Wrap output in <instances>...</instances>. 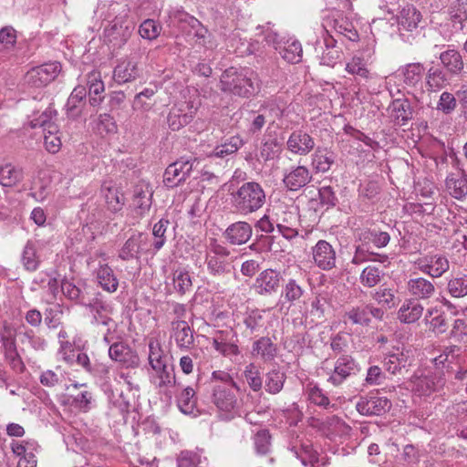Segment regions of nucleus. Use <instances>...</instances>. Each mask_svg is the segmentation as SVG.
Listing matches in <instances>:
<instances>
[{
  "label": "nucleus",
  "mask_w": 467,
  "mask_h": 467,
  "mask_svg": "<svg viewBox=\"0 0 467 467\" xmlns=\"http://www.w3.org/2000/svg\"><path fill=\"white\" fill-rule=\"evenodd\" d=\"M314 146V140L307 133L299 131L296 138H294V153L306 154Z\"/></svg>",
  "instance_id": "obj_58"
},
{
  "label": "nucleus",
  "mask_w": 467,
  "mask_h": 467,
  "mask_svg": "<svg viewBox=\"0 0 467 467\" xmlns=\"http://www.w3.org/2000/svg\"><path fill=\"white\" fill-rule=\"evenodd\" d=\"M237 385L212 386V400L216 408L226 414L227 419L240 415L242 400L238 398Z\"/></svg>",
  "instance_id": "obj_4"
},
{
  "label": "nucleus",
  "mask_w": 467,
  "mask_h": 467,
  "mask_svg": "<svg viewBox=\"0 0 467 467\" xmlns=\"http://www.w3.org/2000/svg\"><path fill=\"white\" fill-rule=\"evenodd\" d=\"M254 72L249 69H238L231 67L223 71L220 78L221 89L223 92L247 98L255 92L253 81Z\"/></svg>",
  "instance_id": "obj_1"
},
{
  "label": "nucleus",
  "mask_w": 467,
  "mask_h": 467,
  "mask_svg": "<svg viewBox=\"0 0 467 467\" xmlns=\"http://www.w3.org/2000/svg\"><path fill=\"white\" fill-rule=\"evenodd\" d=\"M139 76L138 63L133 59L121 61L116 66L113 72V78L118 84L132 81Z\"/></svg>",
  "instance_id": "obj_25"
},
{
  "label": "nucleus",
  "mask_w": 467,
  "mask_h": 467,
  "mask_svg": "<svg viewBox=\"0 0 467 467\" xmlns=\"http://www.w3.org/2000/svg\"><path fill=\"white\" fill-rule=\"evenodd\" d=\"M391 408V401L386 397L369 395L361 397L356 404L358 412L364 416H380Z\"/></svg>",
  "instance_id": "obj_13"
},
{
  "label": "nucleus",
  "mask_w": 467,
  "mask_h": 467,
  "mask_svg": "<svg viewBox=\"0 0 467 467\" xmlns=\"http://www.w3.org/2000/svg\"><path fill=\"white\" fill-rule=\"evenodd\" d=\"M414 265L422 274L431 278L441 277L450 268L447 257L440 254L419 257L414 261Z\"/></svg>",
  "instance_id": "obj_9"
},
{
  "label": "nucleus",
  "mask_w": 467,
  "mask_h": 467,
  "mask_svg": "<svg viewBox=\"0 0 467 467\" xmlns=\"http://www.w3.org/2000/svg\"><path fill=\"white\" fill-rule=\"evenodd\" d=\"M350 337L347 333L339 332L331 338L330 348L336 355H346Z\"/></svg>",
  "instance_id": "obj_63"
},
{
  "label": "nucleus",
  "mask_w": 467,
  "mask_h": 467,
  "mask_svg": "<svg viewBox=\"0 0 467 467\" xmlns=\"http://www.w3.org/2000/svg\"><path fill=\"white\" fill-rule=\"evenodd\" d=\"M171 332L179 348L189 349L193 345V332L186 321L179 319L171 321Z\"/></svg>",
  "instance_id": "obj_20"
},
{
  "label": "nucleus",
  "mask_w": 467,
  "mask_h": 467,
  "mask_svg": "<svg viewBox=\"0 0 467 467\" xmlns=\"http://www.w3.org/2000/svg\"><path fill=\"white\" fill-rule=\"evenodd\" d=\"M450 337L456 341H464L467 337V317H461L454 320L450 331Z\"/></svg>",
  "instance_id": "obj_64"
},
{
  "label": "nucleus",
  "mask_w": 467,
  "mask_h": 467,
  "mask_svg": "<svg viewBox=\"0 0 467 467\" xmlns=\"http://www.w3.org/2000/svg\"><path fill=\"white\" fill-rule=\"evenodd\" d=\"M96 277L101 288L109 293L115 292L119 287V280L107 264L99 265L96 271Z\"/></svg>",
  "instance_id": "obj_29"
},
{
  "label": "nucleus",
  "mask_w": 467,
  "mask_h": 467,
  "mask_svg": "<svg viewBox=\"0 0 467 467\" xmlns=\"http://www.w3.org/2000/svg\"><path fill=\"white\" fill-rule=\"evenodd\" d=\"M371 296L379 304L389 309L397 306L400 302V297L397 296V290L385 285H380L371 294Z\"/></svg>",
  "instance_id": "obj_36"
},
{
  "label": "nucleus",
  "mask_w": 467,
  "mask_h": 467,
  "mask_svg": "<svg viewBox=\"0 0 467 467\" xmlns=\"http://www.w3.org/2000/svg\"><path fill=\"white\" fill-rule=\"evenodd\" d=\"M244 376L249 387L254 391H259L263 386V379L258 368L251 363L245 367Z\"/></svg>",
  "instance_id": "obj_56"
},
{
  "label": "nucleus",
  "mask_w": 467,
  "mask_h": 467,
  "mask_svg": "<svg viewBox=\"0 0 467 467\" xmlns=\"http://www.w3.org/2000/svg\"><path fill=\"white\" fill-rule=\"evenodd\" d=\"M294 445V453L296 458L304 467H317L318 462L317 452L313 449L309 441H301L299 449L296 450Z\"/></svg>",
  "instance_id": "obj_32"
},
{
  "label": "nucleus",
  "mask_w": 467,
  "mask_h": 467,
  "mask_svg": "<svg viewBox=\"0 0 467 467\" xmlns=\"http://www.w3.org/2000/svg\"><path fill=\"white\" fill-rule=\"evenodd\" d=\"M144 254L152 255V248L147 234L134 232L119 250L118 256L122 261L140 262Z\"/></svg>",
  "instance_id": "obj_5"
},
{
  "label": "nucleus",
  "mask_w": 467,
  "mask_h": 467,
  "mask_svg": "<svg viewBox=\"0 0 467 467\" xmlns=\"http://www.w3.org/2000/svg\"><path fill=\"white\" fill-rule=\"evenodd\" d=\"M446 291L453 298H462L467 296V275L451 277L446 285Z\"/></svg>",
  "instance_id": "obj_50"
},
{
  "label": "nucleus",
  "mask_w": 467,
  "mask_h": 467,
  "mask_svg": "<svg viewBox=\"0 0 467 467\" xmlns=\"http://www.w3.org/2000/svg\"><path fill=\"white\" fill-rule=\"evenodd\" d=\"M409 365L407 355L397 349L396 352L389 353L384 358V367L390 374H396Z\"/></svg>",
  "instance_id": "obj_43"
},
{
  "label": "nucleus",
  "mask_w": 467,
  "mask_h": 467,
  "mask_svg": "<svg viewBox=\"0 0 467 467\" xmlns=\"http://www.w3.org/2000/svg\"><path fill=\"white\" fill-rule=\"evenodd\" d=\"M197 399L192 388H185L177 397V405L180 410L184 414H192L196 408Z\"/></svg>",
  "instance_id": "obj_49"
},
{
  "label": "nucleus",
  "mask_w": 467,
  "mask_h": 467,
  "mask_svg": "<svg viewBox=\"0 0 467 467\" xmlns=\"http://www.w3.org/2000/svg\"><path fill=\"white\" fill-rule=\"evenodd\" d=\"M423 310L424 307L419 301L406 299L398 311V319L403 324L415 323L421 317Z\"/></svg>",
  "instance_id": "obj_24"
},
{
  "label": "nucleus",
  "mask_w": 467,
  "mask_h": 467,
  "mask_svg": "<svg viewBox=\"0 0 467 467\" xmlns=\"http://www.w3.org/2000/svg\"><path fill=\"white\" fill-rule=\"evenodd\" d=\"M86 95L87 90L84 86H78L73 89L66 104L68 115L76 117L79 114V106L86 98Z\"/></svg>",
  "instance_id": "obj_52"
},
{
  "label": "nucleus",
  "mask_w": 467,
  "mask_h": 467,
  "mask_svg": "<svg viewBox=\"0 0 467 467\" xmlns=\"http://www.w3.org/2000/svg\"><path fill=\"white\" fill-rule=\"evenodd\" d=\"M244 144V140L236 135L227 139L223 143L214 148L212 156L223 158L236 152Z\"/></svg>",
  "instance_id": "obj_47"
},
{
  "label": "nucleus",
  "mask_w": 467,
  "mask_h": 467,
  "mask_svg": "<svg viewBox=\"0 0 467 467\" xmlns=\"http://www.w3.org/2000/svg\"><path fill=\"white\" fill-rule=\"evenodd\" d=\"M358 371V364L352 356L341 355L337 358L334 369L327 381L334 386H339L348 378L356 375Z\"/></svg>",
  "instance_id": "obj_11"
},
{
  "label": "nucleus",
  "mask_w": 467,
  "mask_h": 467,
  "mask_svg": "<svg viewBox=\"0 0 467 467\" xmlns=\"http://www.w3.org/2000/svg\"><path fill=\"white\" fill-rule=\"evenodd\" d=\"M156 372V386L159 389L172 387L176 383L173 366L167 363L160 366V368H152Z\"/></svg>",
  "instance_id": "obj_45"
},
{
  "label": "nucleus",
  "mask_w": 467,
  "mask_h": 467,
  "mask_svg": "<svg viewBox=\"0 0 467 467\" xmlns=\"http://www.w3.org/2000/svg\"><path fill=\"white\" fill-rule=\"evenodd\" d=\"M420 20L421 14L413 5L403 7L399 16L400 26L407 31L417 28Z\"/></svg>",
  "instance_id": "obj_38"
},
{
  "label": "nucleus",
  "mask_w": 467,
  "mask_h": 467,
  "mask_svg": "<svg viewBox=\"0 0 467 467\" xmlns=\"http://www.w3.org/2000/svg\"><path fill=\"white\" fill-rule=\"evenodd\" d=\"M253 354L269 361L275 356V348L269 337H261L254 343Z\"/></svg>",
  "instance_id": "obj_51"
},
{
  "label": "nucleus",
  "mask_w": 467,
  "mask_h": 467,
  "mask_svg": "<svg viewBox=\"0 0 467 467\" xmlns=\"http://www.w3.org/2000/svg\"><path fill=\"white\" fill-rule=\"evenodd\" d=\"M89 313L91 314V323L94 325H102L109 327L114 323L111 315L114 312V307L109 300L104 299L100 294H97L94 297L88 299V304H85Z\"/></svg>",
  "instance_id": "obj_8"
},
{
  "label": "nucleus",
  "mask_w": 467,
  "mask_h": 467,
  "mask_svg": "<svg viewBox=\"0 0 467 467\" xmlns=\"http://www.w3.org/2000/svg\"><path fill=\"white\" fill-rule=\"evenodd\" d=\"M389 117L397 125H405L413 118V109L407 99H394L389 107Z\"/></svg>",
  "instance_id": "obj_22"
},
{
  "label": "nucleus",
  "mask_w": 467,
  "mask_h": 467,
  "mask_svg": "<svg viewBox=\"0 0 467 467\" xmlns=\"http://www.w3.org/2000/svg\"><path fill=\"white\" fill-rule=\"evenodd\" d=\"M460 350L461 348L455 345L446 347L443 351L433 359L435 368L444 370L446 374H450L452 369L451 364L459 356Z\"/></svg>",
  "instance_id": "obj_34"
},
{
  "label": "nucleus",
  "mask_w": 467,
  "mask_h": 467,
  "mask_svg": "<svg viewBox=\"0 0 467 467\" xmlns=\"http://www.w3.org/2000/svg\"><path fill=\"white\" fill-rule=\"evenodd\" d=\"M237 338L233 329L218 330L213 337V347L224 357L239 354Z\"/></svg>",
  "instance_id": "obj_16"
},
{
  "label": "nucleus",
  "mask_w": 467,
  "mask_h": 467,
  "mask_svg": "<svg viewBox=\"0 0 467 467\" xmlns=\"http://www.w3.org/2000/svg\"><path fill=\"white\" fill-rule=\"evenodd\" d=\"M447 83L446 73L437 67H431L426 76V84L431 91H437L445 87Z\"/></svg>",
  "instance_id": "obj_53"
},
{
  "label": "nucleus",
  "mask_w": 467,
  "mask_h": 467,
  "mask_svg": "<svg viewBox=\"0 0 467 467\" xmlns=\"http://www.w3.org/2000/svg\"><path fill=\"white\" fill-rule=\"evenodd\" d=\"M23 171L11 163L0 166V183L5 187H12L23 180Z\"/></svg>",
  "instance_id": "obj_40"
},
{
  "label": "nucleus",
  "mask_w": 467,
  "mask_h": 467,
  "mask_svg": "<svg viewBox=\"0 0 467 467\" xmlns=\"http://www.w3.org/2000/svg\"><path fill=\"white\" fill-rule=\"evenodd\" d=\"M406 288L411 298L417 301H427L436 294L435 284L421 276L411 277L406 284Z\"/></svg>",
  "instance_id": "obj_15"
},
{
  "label": "nucleus",
  "mask_w": 467,
  "mask_h": 467,
  "mask_svg": "<svg viewBox=\"0 0 467 467\" xmlns=\"http://www.w3.org/2000/svg\"><path fill=\"white\" fill-rule=\"evenodd\" d=\"M101 192L105 199L107 208L110 212L118 213L123 208L125 199L123 193L119 190V188L103 185Z\"/></svg>",
  "instance_id": "obj_31"
},
{
  "label": "nucleus",
  "mask_w": 467,
  "mask_h": 467,
  "mask_svg": "<svg viewBox=\"0 0 467 467\" xmlns=\"http://www.w3.org/2000/svg\"><path fill=\"white\" fill-rule=\"evenodd\" d=\"M424 70L425 68L420 63H410L406 65L403 69L404 83L410 87L416 86L420 82Z\"/></svg>",
  "instance_id": "obj_55"
},
{
  "label": "nucleus",
  "mask_w": 467,
  "mask_h": 467,
  "mask_svg": "<svg viewBox=\"0 0 467 467\" xmlns=\"http://www.w3.org/2000/svg\"><path fill=\"white\" fill-rule=\"evenodd\" d=\"M174 289L181 295H184L192 287V279L189 272L176 270L173 273Z\"/></svg>",
  "instance_id": "obj_59"
},
{
  "label": "nucleus",
  "mask_w": 467,
  "mask_h": 467,
  "mask_svg": "<svg viewBox=\"0 0 467 467\" xmlns=\"http://www.w3.org/2000/svg\"><path fill=\"white\" fill-rule=\"evenodd\" d=\"M252 227L246 222H236L230 224L223 233V237L233 245L246 244L252 236Z\"/></svg>",
  "instance_id": "obj_21"
},
{
  "label": "nucleus",
  "mask_w": 467,
  "mask_h": 467,
  "mask_svg": "<svg viewBox=\"0 0 467 467\" xmlns=\"http://www.w3.org/2000/svg\"><path fill=\"white\" fill-rule=\"evenodd\" d=\"M194 160H179L170 164L163 174V183L168 188H174L190 177Z\"/></svg>",
  "instance_id": "obj_10"
},
{
  "label": "nucleus",
  "mask_w": 467,
  "mask_h": 467,
  "mask_svg": "<svg viewBox=\"0 0 467 467\" xmlns=\"http://www.w3.org/2000/svg\"><path fill=\"white\" fill-rule=\"evenodd\" d=\"M61 289L65 296L72 301H76L78 304L84 306L88 304V287L85 285L79 286L76 285L69 281H63L61 284Z\"/></svg>",
  "instance_id": "obj_35"
},
{
  "label": "nucleus",
  "mask_w": 467,
  "mask_h": 467,
  "mask_svg": "<svg viewBox=\"0 0 467 467\" xmlns=\"http://www.w3.org/2000/svg\"><path fill=\"white\" fill-rule=\"evenodd\" d=\"M197 109L198 107L191 101L172 107L167 118L169 127L172 130H179L193 119Z\"/></svg>",
  "instance_id": "obj_12"
},
{
  "label": "nucleus",
  "mask_w": 467,
  "mask_h": 467,
  "mask_svg": "<svg viewBox=\"0 0 467 467\" xmlns=\"http://www.w3.org/2000/svg\"><path fill=\"white\" fill-rule=\"evenodd\" d=\"M265 202L262 186L254 182L244 183L233 193V203L241 214H249L259 210Z\"/></svg>",
  "instance_id": "obj_2"
},
{
  "label": "nucleus",
  "mask_w": 467,
  "mask_h": 467,
  "mask_svg": "<svg viewBox=\"0 0 467 467\" xmlns=\"http://www.w3.org/2000/svg\"><path fill=\"white\" fill-rule=\"evenodd\" d=\"M285 138L281 134L268 132L263 139L260 156L265 161L273 160L281 152Z\"/></svg>",
  "instance_id": "obj_23"
},
{
  "label": "nucleus",
  "mask_w": 467,
  "mask_h": 467,
  "mask_svg": "<svg viewBox=\"0 0 467 467\" xmlns=\"http://www.w3.org/2000/svg\"><path fill=\"white\" fill-rule=\"evenodd\" d=\"M440 60L444 67H446L451 74H460L464 67L462 54L454 48H449L446 51L441 52L440 55Z\"/></svg>",
  "instance_id": "obj_28"
},
{
  "label": "nucleus",
  "mask_w": 467,
  "mask_h": 467,
  "mask_svg": "<svg viewBox=\"0 0 467 467\" xmlns=\"http://www.w3.org/2000/svg\"><path fill=\"white\" fill-rule=\"evenodd\" d=\"M61 71L58 62L46 63L35 67L25 75V83L31 88H43L55 80Z\"/></svg>",
  "instance_id": "obj_7"
},
{
  "label": "nucleus",
  "mask_w": 467,
  "mask_h": 467,
  "mask_svg": "<svg viewBox=\"0 0 467 467\" xmlns=\"http://www.w3.org/2000/svg\"><path fill=\"white\" fill-rule=\"evenodd\" d=\"M271 436L266 430L259 431L254 438L255 451L259 455H265L270 451Z\"/></svg>",
  "instance_id": "obj_60"
},
{
  "label": "nucleus",
  "mask_w": 467,
  "mask_h": 467,
  "mask_svg": "<svg viewBox=\"0 0 467 467\" xmlns=\"http://www.w3.org/2000/svg\"><path fill=\"white\" fill-rule=\"evenodd\" d=\"M161 26L152 19H146L140 26L139 33L142 38L153 40L159 36Z\"/></svg>",
  "instance_id": "obj_61"
},
{
  "label": "nucleus",
  "mask_w": 467,
  "mask_h": 467,
  "mask_svg": "<svg viewBox=\"0 0 467 467\" xmlns=\"http://www.w3.org/2000/svg\"><path fill=\"white\" fill-rule=\"evenodd\" d=\"M456 107L457 99L455 96L450 92L444 91L440 96L436 109L443 114L449 115L455 110Z\"/></svg>",
  "instance_id": "obj_62"
},
{
  "label": "nucleus",
  "mask_w": 467,
  "mask_h": 467,
  "mask_svg": "<svg viewBox=\"0 0 467 467\" xmlns=\"http://www.w3.org/2000/svg\"><path fill=\"white\" fill-rule=\"evenodd\" d=\"M346 71L351 75L359 77L362 79L369 78V70L368 68V59L359 55H355L347 62Z\"/></svg>",
  "instance_id": "obj_48"
},
{
  "label": "nucleus",
  "mask_w": 467,
  "mask_h": 467,
  "mask_svg": "<svg viewBox=\"0 0 467 467\" xmlns=\"http://www.w3.org/2000/svg\"><path fill=\"white\" fill-rule=\"evenodd\" d=\"M285 375L277 369L269 371L266 375L265 388L270 393L275 394L279 392L284 385Z\"/></svg>",
  "instance_id": "obj_57"
},
{
  "label": "nucleus",
  "mask_w": 467,
  "mask_h": 467,
  "mask_svg": "<svg viewBox=\"0 0 467 467\" xmlns=\"http://www.w3.org/2000/svg\"><path fill=\"white\" fill-rule=\"evenodd\" d=\"M171 223L167 218H161L152 227V235L154 241L151 244L152 255H155L165 244L167 237L166 232Z\"/></svg>",
  "instance_id": "obj_41"
},
{
  "label": "nucleus",
  "mask_w": 467,
  "mask_h": 467,
  "mask_svg": "<svg viewBox=\"0 0 467 467\" xmlns=\"http://www.w3.org/2000/svg\"><path fill=\"white\" fill-rule=\"evenodd\" d=\"M384 276V272L374 265L366 266L360 275V284L368 288H372L378 285Z\"/></svg>",
  "instance_id": "obj_46"
},
{
  "label": "nucleus",
  "mask_w": 467,
  "mask_h": 467,
  "mask_svg": "<svg viewBox=\"0 0 467 467\" xmlns=\"http://www.w3.org/2000/svg\"><path fill=\"white\" fill-rule=\"evenodd\" d=\"M446 375L444 370L437 368L428 374H415L411 378L412 391L418 396L430 397L443 389L447 381Z\"/></svg>",
  "instance_id": "obj_6"
},
{
  "label": "nucleus",
  "mask_w": 467,
  "mask_h": 467,
  "mask_svg": "<svg viewBox=\"0 0 467 467\" xmlns=\"http://www.w3.org/2000/svg\"><path fill=\"white\" fill-rule=\"evenodd\" d=\"M446 187L451 196L462 200L467 196V178L465 176H448Z\"/></svg>",
  "instance_id": "obj_42"
},
{
  "label": "nucleus",
  "mask_w": 467,
  "mask_h": 467,
  "mask_svg": "<svg viewBox=\"0 0 467 467\" xmlns=\"http://www.w3.org/2000/svg\"><path fill=\"white\" fill-rule=\"evenodd\" d=\"M365 245H358L356 248L354 256L352 258V264L360 265L368 261L379 262L385 264L389 262V256L387 254H379L373 252L369 253L364 249Z\"/></svg>",
  "instance_id": "obj_54"
},
{
  "label": "nucleus",
  "mask_w": 467,
  "mask_h": 467,
  "mask_svg": "<svg viewBox=\"0 0 467 467\" xmlns=\"http://www.w3.org/2000/svg\"><path fill=\"white\" fill-rule=\"evenodd\" d=\"M449 20L452 26L462 30L467 21V0H456L448 9Z\"/></svg>",
  "instance_id": "obj_30"
},
{
  "label": "nucleus",
  "mask_w": 467,
  "mask_h": 467,
  "mask_svg": "<svg viewBox=\"0 0 467 467\" xmlns=\"http://www.w3.org/2000/svg\"><path fill=\"white\" fill-rule=\"evenodd\" d=\"M234 259L230 250L213 240L206 253L205 263L209 274L214 277H225L232 274Z\"/></svg>",
  "instance_id": "obj_3"
},
{
  "label": "nucleus",
  "mask_w": 467,
  "mask_h": 467,
  "mask_svg": "<svg viewBox=\"0 0 467 467\" xmlns=\"http://www.w3.org/2000/svg\"><path fill=\"white\" fill-rule=\"evenodd\" d=\"M89 102L92 106H98L103 99L101 94L104 92V83L100 79L98 71H92L88 75Z\"/></svg>",
  "instance_id": "obj_37"
},
{
  "label": "nucleus",
  "mask_w": 467,
  "mask_h": 467,
  "mask_svg": "<svg viewBox=\"0 0 467 467\" xmlns=\"http://www.w3.org/2000/svg\"><path fill=\"white\" fill-rule=\"evenodd\" d=\"M21 263L25 270L28 272H35L39 268L41 260L37 254L36 242L32 240L26 242L21 254Z\"/></svg>",
  "instance_id": "obj_27"
},
{
  "label": "nucleus",
  "mask_w": 467,
  "mask_h": 467,
  "mask_svg": "<svg viewBox=\"0 0 467 467\" xmlns=\"http://www.w3.org/2000/svg\"><path fill=\"white\" fill-rule=\"evenodd\" d=\"M255 285L260 294L275 291L279 285V274L271 269L265 270L256 278Z\"/></svg>",
  "instance_id": "obj_39"
},
{
  "label": "nucleus",
  "mask_w": 467,
  "mask_h": 467,
  "mask_svg": "<svg viewBox=\"0 0 467 467\" xmlns=\"http://www.w3.org/2000/svg\"><path fill=\"white\" fill-rule=\"evenodd\" d=\"M359 240L363 245L372 244L377 248H384L389 244L390 235L389 233L384 231L367 229L360 233Z\"/></svg>",
  "instance_id": "obj_33"
},
{
  "label": "nucleus",
  "mask_w": 467,
  "mask_h": 467,
  "mask_svg": "<svg viewBox=\"0 0 467 467\" xmlns=\"http://www.w3.org/2000/svg\"><path fill=\"white\" fill-rule=\"evenodd\" d=\"M152 191L147 184L136 185L133 192V205L140 215H143L151 206Z\"/></svg>",
  "instance_id": "obj_26"
},
{
  "label": "nucleus",
  "mask_w": 467,
  "mask_h": 467,
  "mask_svg": "<svg viewBox=\"0 0 467 467\" xmlns=\"http://www.w3.org/2000/svg\"><path fill=\"white\" fill-rule=\"evenodd\" d=\"M313 249V258L317 265L323 270L336 266V252L327 241L320 240Z\"/></svg>",
  "instance_id": "obj_19"
},
{
  "label": "nucleus",
  "mask_w": 467,
  "mask_h": 467,
  "mask_svg": "<svg viewBox=\"0 0 467 467\" xmlns=\"http://www.w3.org/2000/svg\"><path fill=\"white\" fill-rule=\"evenodd\" d=\"M149 363L152 368H160V366L168 363V358L164 354L161 342L156 338L149 341Z\"/></svg>",
  "instance_id": "obj_44"
},
{
  "label": "nucleus",
  "mask_w": 467,
  "mask_h": 467,
  "mask_svg": "<svg viewBox=\"0 0 467 467\" xmlns=\"http://www.w3.org/2000/svg\"><path fill=\"white\" fill-rule=\"evenodd\" d=\"M322 49L320 56V64L334 67L342 60L343 52L340 47H337V40L327 34L322 42H318Z\"/></svg>",
  "instance_id": "obj_18"
},
{
  "label": "nucleus",
  "mask_w": 467,
  "mask_h": 467,
  "mask_svg": "<svg viewBox=\"0 0 467 467\" xmlns=\"http://www.w3.org/2000/svg\"><path fill=\"white\" fill-rule=\"evenodd\" d=\"M109 358L127 368H136L140 364V358L129 345L123 342H115L109 346Z\"/></svg>",
  "instance_id": "obj_17"
},
{
  "label": "nucleus",
  "mask_w": 467,
  "mask_h": 467,
  "mask_svg": "<svg viewBox=\"0 0 467 467\" xmlns=\"http://www.w3.org/2000/svg\"><path fill=\"white\" fill-rule=\"evenodd\" d=\"M134 26L127 20L117 19L105 28L107 41L116 47H121L130 37Z\"/></svg>",
  "instance_id": "obj_14"
}]
</instances>
